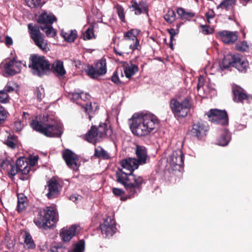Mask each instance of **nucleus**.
Masks as SVG:
<instances>
[{
	"instance_id": "1",
	"label": "nucleus",
	"mask_w": 252,
	"mask_h": 252,
	"mask_svg": "<svg viewBox=\"0 0 252 252\" xmlns=\"http://www.w3.org/2000/svg\"><path fill=\"white\" fill-rule=\"evenodd\" d=\"M129 121H131L130 128L132 133L139 137L148 135L158 123L156 116L144 112L134 114Z\"/></svg>"
},
{
	"instance_id": "2",
	"label": "nucleus",
	"mask_w": 252,
	"mask_h": 252,
	"mask_svg": "<svg viewBox=\"0 0 252 252\" xmlns=\"http://www.w3.org/2000/svg\"><path fill=\"white\" fill-rule=\"evenodd\" d=\"M30 125L33 130L47 137H60L63 133L62 124L52 115H44L40 121L36 118Z\"/></svg>"
},
{
	"instance_id": "3",
	"label": "nucleus",
	"mask_w": 252,
	"mask_h": 252,
	"mask_svg": "<svg viewBox=\"0 0 252 252\" xmlns=\"http://www.w3.org/2000/svg\"><path fill=\"white\" fill-rule=\"evenodd\" d=\"M133 171L123 167L119 168L116 172L117 182L124 186L130 196L137 193L143 181L141 177L132 173Z\"/></svg>"
},
{
	"instance_id": "4",
	"label": "nucleus",
	"mask_w": 252,
	"mask_h": 252,
	"mask_svg": "<svg viewBox=\"0 0 252 252\" xmlns=\"http://www.w3.org/2000/svg\"><path fill=\"white\" fill-rule=\"evenodd\" d=\"M28 27L31 37L35 44L43 51L46 52L48 48L47 42L44 39V36L39 30L44 31L47 36L54 37L56 35V32L53 27L46 25L39 27L31 23L28 24Z\"/></svg>"
},
{
	"instance_id": "5",
	"label": "nucleus",
	"mask_w": 252,
	"mask_h": 252,
	"mask_svg": "<svg viewBox=\"0 0 252 252\" xmlns=\"http://www.w3.org/2000/svg\"><path fill=\"white\" fill-rule=\"evenodd\" d=\"M58 220V215L54 207L48 206L38 213L34 222L39 228H50Z\"/></svg>"
},
{
	"instance_id": "6",
	"label": "nucleus",
	"mask_w": 252,
	"mask_h": 252,
	"mask_svg": "<svg viewBox=\"0 0 252 252\" xmlns=\"http://www.w3.org/2000/svg\"><path fill=\"white\" fill-rule=\"evenodd\" d=\"M136 158H128L123 159L120 164L125 169L134 170L138 168L140 164H145L148 158L146 148L142 145H137L135 149Z\"/></svg>"
},
{
	"instance_id": "7",
	"label": "nucleus",
	"mask_w": 252,
	"mask_h": 252,
	"mask_svg": "<svg viewBox=\"0 0 252 252\" xmlns=\"http://www.w3.org/2000/svg\"><path fill=\"white\" fill-rule=\"evenodd\" d=\"M29 66L34 75L42 77L49 73L50 63L44 56L33 54L30 56Z\"/></svg>"
},
{
	"instance_id": "8",
	"label": "nucleus",
	"mask_w": 252,
	"mask_h": 252,
	"mask_svg": "<svg viewBox=\"0 0 252 252\" xmlns=\"http://www.w3.org/2000/svg\"><path fill=\"white\" fill-rule=\"evenodd\" d=\"M219 65L221 70L232 66L240 72H246L249 66V63L247 61L242 59L239 54H228L224 57Z\"/></svg>"
},
{
	"instance_id": "9",
	"label": "nucleus",
	"mask_w": 252,
	"mask_h": 252,
	"mask_svg": "<svg viewBox=\"0 0 252 252\" xmlns=\"http://www.w3.org/2000/svg\"><path fill=\"white\" fill-rule=\"evenodd\" d=\"M190 100V97H186L181 102L175 98L170 100V107L175 118L179 119L187 116L191 106Z\"/></svg>"
},
{
	"instance_id": "10",
	"label": "nucleus",
	"mask_w": 252,
	"mask_h": 252,
	"mask_svg": "<svg viewBox=\"0 0 252 252\" xmlns=\"http://www.w3.org/2000/svg\"><path fill=\"white\" fill-rule=\"evenodd\" d=\"M90 95L87 93L84 92L74 93L70 95V99L75 102L76 104L81 105L84 109L85 111L88 113L89 118L91 120L92 117L91 113L94 112L97 107V105L95 103H94L93 105L92 103L89 104L83 103L89 99Z\"/></svg>"
},
{
	"instance_id": "11",
	"label": "nucleus",
	"mask_w": 252,
	"mask_h": 252,
	"mask_svg": "<svg viewBox=\"0 0 252 252\" xmlns=\"http://www.w3.org/2000/svg\"><path fill=\"white\" fill-rule=\"evenodd\" d=\"M85 71L89 76L93 79L105 74L107 71L105 59L102 58L98 60L94 66H88Z\"/></svg>"
},
{
	"instance_id": "12",
	"label": "nucleus",
	"mask_w": 252,
	"mask_h": 252,
	"mask_svg": "<svg viewBox=\"0 0 252 252\" xmlns=\"http://www.w3.org/2000/svg\"><path fill=\"white\" fill-rule=\"evenodd\" d=\"M209 120L212 123L221 125H226L228 123V116L225 111L212 109L207 114Z\"/></svg>"
},
{
	"instance_id": "13",
	"label": "nucleus",
	"mask_w": 252,
	"mask_h": 252,
	"mask_svg": "<svg viewBox=\"0 0 252 252\" xmlns=\"http://www.w3.org/2000/svg\"><path fill=\"white\" fill-rule=\"evenodd\" d=\"M63 158L68 167L76 171L78 167V157L71 150L66 149L62 152Z\"/></svg>"
},
{
	"instance_id": "14",
	"label": "nucleus",
	"mask_w": 252,
	"mask_h": 252,
	"mask_svg": "<svg viewBox=\"0 0 252 252\" xmlns=\"http://www.w3.org/2000/svg\"><path fill=\"white\" fill-rule=\"evenodd\" d=\"M100 228L102 234L105 237L112 236L116 231L115 221L111 218L107 217L104 220L103 223L100 225Z\"/></svg>"
},
{
	"instance_id": "15",
	"label": "nucleus",
	"mask_w": 252,
	"mask_h": 252,
	"mask_svg": "<svg viewBox=\"0 0 252 252\" xmlns=\"http://www.w3.org/2000/svg\"><path fill=\"white\" fill-rule=\"evenodd\" d=\"M183 154L180 149L173 151L167 159L170 166L174 169H177L178 167L180 168L183 165Z\"/></svg>"
},
{
	"instance_id": "16",
	"label": "nucleus",
	"mask_w": 252,
	"mask_h": 252,
	"mask_svg": "<svg viewBox=\"0 0 252 252\" xmlns=\"http://www.w3.org/2000/svg\"><path fill=\"white\" fill-rule=\"evenodd\" d=\"M21 64L20 63L15 60H11L4 64V73L5 76L13 75L21 71Z\"/></svg>"
},
{
	"instance_id": "17",
	"label": "nucleus",
	"mask_w": 252,
	"mask_h": 252,
	"mask_svg": "<svg viewBox=\"0 0 252 252\" xmlns=\"http://www.w3.org/2000/svg\"><path fill=\"white\" fill-rule=\"evenodd\" d=\"M140 32V31L138 29H131L126 32L124 35V37L126 40L129 41L132 40L133 42V44L129 45V48L132 50L138 49L139 42L137 36Z\"/></svg>"
},
{
	"instance_id": "18",
	"label": "nucleus",
	"mask_w": 252,
	"mask_h": 252,
	"mask_svg": "<svg viewBox=\"0 0 252 252\" xmlns=\"http://www.w3.org/2000/svg\"><path fill=\"white\" fill-rule=\"evenodd\" d=\"M77 229L76 225L63 227L60 230V236L63 242H68L75 236Z\"/></svg>"
},
{
	"instance_id": "19",
	"label": "nucleus",
	"mask_w": 252,
	"mask_h": 252,
	"mask_svg": "<svg viewBox=\"0 0 252 252\" xmlns=\"http://www.w3.org/2000/svg\"><path fill=\"white\" fill-rule=\"evenodd\" d=\"M129 8L131 11L134 12L135 15H139L144 12H146L147 5L146 3L141 0L137 2L135 0H132L130 2Z\"/></svg>"
},
{
	"instance_id": "20",
	"label": "nucleus",
	"mask_w": 252,
	"mask_h": 252,
	"mask_svg": "<svg viewBox=\"0 0 252 252\" xmlns=\"http://www.w3.org/2000/svg\"><path fill=\"white\" fill-rule=\"evenodd\" d=\"M219 35L222 41L226 44L233 43L238 39L236 32L223 31L219 32Z\"/></svg>"
},
{
	"instance_id": "21",
	"label": "nucleus",
	"mask_w": 252,
	"mask_h": 252,
	"mask_svg": "<svg viewBox=\"0 0 252 252\" xmlns=\"http://www.w3.org/2000/svg\"><path fill=\"white\" fill-rule=\"evenodd\" d=\"M206 127L203 124L197 122L193 125L191 132L193 136L196 137L198 139H201L206 135Z\"/></svg>"
},
{
	"instance_id": "22",
	"label": "nucleus",
	"mask_w": 252,
	"mask_h": 252,
	"mask_svg": "<svg viewBox=\"0 0 252 252\" xmlns=\"http://www.w3.org/2000/svg\"><path fill=\"white\" fill-rule=\"evenodd\" d=\"M59 183L55 179L52 178L49 181V192L47 194L49 198L51 199L54 198L58 194L59 192Z\"/></svg>"
},
{
	"instance_id": "23",
	"label": "nucleus",
	"mask_w": 252,
	"mask_h": 252,
	"mask_svg": "<svg viewBox=\"0 0 252 252\" xmlns=\"http://www.w3.org/2000/svg\"><path fill=\"white\" fill-rule=\"evenodd\" d=\"M96 130L100 140L105 137L111 136L112 134L110 126L105 123L100 124L98 127H96Z\"/></svg>"
},
{
	"instance_id": "24",
	"label": "nucleus",
	"mask_w": 252,
	"mask_h": 252,
	"mask_svg": "<svg viewBox=\"0 0 252 252\" xmlns=\"http://www.w3.org/2000/svg\"><path fill=\"white\" fill-rule=\"evenodd\" d=\"M52 69L54 73L58 77H63L66 73L63 62L61 61H55L52 64Z\"/></svg>"
},
{
	"instance_id": "25",
	"label": "nucleus",
	"mask_w": 252,
	"mask_h": 252,
	"mask_svg": "<svg viewBox=\"0 0 252 252\" xmlns=\"http://www.w3.org/2000/svg\"><path fill=\"white\" fill-rule=\"evenodd\" d=\"M56 20V17L53 14L44 11L38 16L37 21L40 24L46 25L47 24L52 25Z\"/></svg>"
},
{
	"instance_id": "26",
	"label": "nucleus",
	"mask_w": 252,
	"mask_h": 252,
	"mask_svg": "<svg viewBox=\"0 0 252 252\" xmlns=\"http://www.w3.org/2000/svg\"><path fill=\"white\" fill-rule=\"evenodd\" d=\"M231 139L230 132L226 129H224L220 131V136L217 140L218 144L221 146H226Z\"/></svg>"
},
{
	"instance_id": "27",
	"label": "nucleus",
	"mask_w": 252,
	"mask_h": 252,
	"mask_svg": "<svg viewBox=\"0 0 252 252\" xmlns=\"http://www.w3.org/2000/svg\"><path fill=\"white\" fill-rule=\"evenodd\" d=\"M86 140L90 143L95 144L100 141L97 134L96 127L92 126L91 129L88 131L86 135Z\"/></svg>"
},
{
	"instance_id": "28",
	"label": "nucleus",
	"mask_w": 252,
	"mask_h": 252,
	"mask_svg": "<svg viewBox=\"0 0 252 252\" xmlns=\"http://www.w3.org/2000/svg\"><path fill=\"white\" fill-rule=\"evenodd\" d=\"M28 165V163L24 161L23 158H19L16 162L17 167L23 174L26 175L29 172L30 167H29Z\"/></svg>"
},
{
	"instance_id": "29",
	"label": "nucleus",
	"mask_w": 252,
	"mask_h": 252,
	"mask_svg": "<svg viewBox=\"0 0 252 252\" xmlns=\"http://www.w3.org/2000/svg\"><path fill=\"white\" fill-rule=\"evenodd\" d=\"M62 36L64 40L68 42H72L74 41L77 37V32L75 30H71L68 32H62Z\"/></svg>"
},
{
	"instance_id": "30",
	"label": "nucleus",
	"mask_w": 252,
	"mask_h": 252,
	"mask_svg": "<svg viewBox=\"0 0 252 252\" xmlns=\"http://www.w3.org/2000/svg\"><path fill=\"white\" fill-rule=\"evenodd\" d=\"M27 204V198L23 194L18 195V202L17 210L19 212L22 211L26 207Z\"/></svg>"
},
{
	"instance_id": "31",
	"label": "nucleus",
	"mask_w": 252,
	"mask_h": 252,
	"mask_svg": "<svg viewBox=\"0 0 252 252\" xmlns=\"http://www.w3.org/2000/svg\"><path fill=\"white\" fill-rule=\"evenodd\" d=\"M234 100L237 102H241L243 100L248 99L249 96L243 91L240 89H235L233 90Z\"/></svg>"
},
{
	"instance_id": "32",
	"label": "nucleus",
	"mask_w": 252,
	"mask_h": 252,
	"mask_svg": "<svg viewBox=\"0 0 252 252\" xmlns=\"http://www.w3.org/2000/svg\"><path fill=\"white\" fill-rule=\"evenodd\" d=\"M138 70V67L134 65L131 64L130 65H127L125 67L124 73L126 77L130 78Z\"/></svg>"
},
{
	"instance_id": "33",
	"label": "nucleus",
	"mask_w": 252,
	"mask_h": 252,
	"mask_svg": "<svg viewBox=\"0 0 252 252\" xmlns=\"http://www.w3.org/2000/svg\"><path fill=\"white\" fill-rule=\"evenodd\" d=\"M4 144L10 148H15L18 144L17 137L14 135L9 134Z\"/></svg>"
},
{
	"instance_id": "34",
	"label": "nucleus",
	"mask_w": 252,
	"mask_h": 252,
	"mask_svg": "<svg viewBox=\"0 0 252 252\" xmlns=\"http://www.w3.org/2000/svg\"><path fill=\"white\" fill-rule=\"evenodd\" d=\"M94 156L97 158H101L104 159L110 158L109 154L101 147H97L95 148Z\"/></svg>"
},
{
	"instance_id": "35",
	"label": "nucleus",
	"mask_w": 252,
	"mask_h": 252,
	"mask_svg": "<svg viewBox=\"0 0 252 252\" xmlns=\"http://www.w3.org/2000/svg\"><path fill=\"white\" fill-rule=\"evenodd\" d=\"M23 237L24 238L25 247L28 249H33L35 247L34 242L32 237L29 232H26Z\"/></svg>"
},
{
	"instance_id": "36",
	"label": "nucleus",
	"mask_w": 252,
	"mask_h": 252,
	"mask_svg": "<svg viewBox=\"0 0 252 252\" xmlns=\"http://www.w3.org/2000/svg\"><path fill=\"white\" fill-rule=\"evenodd\" d=\"M85 250V241L81 240L74 244L73 248L68 252H83Z\"/></svg>"
},
{
	"instance_id": "37",
	"label": "nucleus",
	"mask_w": 252,
	"mask_h": 252,
	"mask_svg": "<svg viewBox=\"0 0 252 252\" xmlns=\"http://www.w3.org/2000/svg\"><path fill=\"white\" fill-rule=\"evenodd\" d=\"M235 1L236 0H224L218 5L217 8L225 9L228 10L231 7Z\"/></svg>"
},
{
	"instance_id": "38",
	"label": "nucleus",
	"mask_w": 252,
	"mask_h": 252,
	"mask_svg": "<svg viewBox=\"0 0 252 252\" xmlns=\"http://www.w3.org/2000/svg\"><path fill=\"white\" fill-rule=\"evenodd\" d=\"M44 3V0H27V5L31 8L41 7Z\"/></svg>"
},
{
	"instance_id": "39",
	"label": "nucleus",
	"mask_w": 252,
	"mask_h": 252,
	"mask_svg": "<svg viewBox=\"0 0 252 252\" xmlns=\"http://www.w3.org/2000/svg\"><path fill=\"white\" fill-rule=\"evenodd\" d=\"M164 18L168 23H173L176 19L175 12L172 10H168L167 13L164 16Z\"/></svg>"
},
{
	"instance_id": "40",
	"label": "nucleus",
	"mask_w": 252,
	"mask_h": 252,
	"mask_svg": "<svg viewBox=\"0 0 252 252\" xmlns=\"http://www.w3.org/2000/svg\"><path fill=\"white\" fill-rule=\"evenodd\" d=\"M94 28L93 26L90 27L83 35V38L85 40L91 39L94 36Z\"/></svg>"
},
{
	"instance_id": "41",
	"label": "nucleus",
	"mask_w": 252,
	"mask_h": 252,
	"mask_svg": "<svg viewBox=\"0 0 252 252\" xmlns=\"http://www.w3.org/2000/svg\"><path fill=\"white\" fill-rule=\"evenodd\" d=\"M18 171H20L18 169L17 166H15V164L14 161H12V163L9 166V168L8 169V171H7L8 174L11 176L13 177L15 176Z\"/></svg>"
},
{
	"instance_id": "42",
	"label": "nucleus",
	"mask_w": 252,
	"mask_h": 252,
	"mask_svg": "<svg viewBox=\"0 0 252 252\" xmlns=\"http://www.w3.org/2000/svg\"><path fill=\"white\" fill-rule=\"evenodd\" d=\"M16 86V84L14 82H8L2 90L7 94L13 92Z\"/></svg>"
},
{
	"instance_id": "43",
	"label": "nucleus",
	"mask_w": 252,
	"mask_h": 252,
	"mask_svg": "<svg viewBox=\"0 0 252 252\" xmlns=\"http://www.w3.org/2000/svg\"><path fill=\"white\" fill-rule=\"evenodd\" d=\"M9 96L8 94L3 90L0 91V102L6 103L9 102Z\"/></svg>"
},
{
	"instance_id": "44",
	"label": "nucleus",
	"mask_w": 252,
	"mask_h": 252,
	"mask_svg": "<svg viewBox=\"0 0 252 252\" xmlns=\"http://www.w3.org/2000/svg\"><path fill=\"white\" fill-rule=\"evenodd\" d=\"M201 29L200 32L204 34H209L213 32V29L209 26L207 25H201Z\"/></svg>"
},
{
	"instance_id": "45",
	"label": "nucleus",
	"mask_w": 252,
	"mask_h": 252,
	"mask_svg": "<svg viewBox=\"0 0 252 252\" xmlns=\"http://www.w3.org/2000/svg\"><path fill=\"white\" fill-rule=\"evenodd\" d=\"M12 163V161H10L8 159L3 160L0 163V167L1 169L6 170V172L9 168V166Z\"/></svg>"
},
{
	"instance_id": "46",
	"label": "nucleus",
	"mask_w": 252,
	"mask_h": 252,
	"mask_svg": "<svg viewBox=\"0 0 252 252\" xmlns=\"http://www.w3.org/2000/svg\"><path fill=\"white\" fill-rule=\"evenodd\" d=\"M117 12L119 17L122 22H125V14L124 9L122 6L120 5H117L116 6Z\"/></svg>"
},
{
	"instance_id": "47",
	"label": "nucleus",
	"mask_w": 252,
	"mask_h": 252,
	"mask_svg": "<svg viewBox=\"0 0 252 252\" xmlns=\"http://www.w3.org/2000/svg\"><path fill=\"white\" fill-rule=\"evenodd\" d=\"M7 117V113L4 108L0 105V124L3 123Z\"/></svg>"
},
{
	"instance_id": "48",
	"label": "nucleus",
	"mask_w": 252,
	"mask_h": 252,
	"mask_svg": "<svg viewBox=\"0 0 252 252\" xmlns=\"http://www.w3.org/2000/svg\"><path fill=\"white\" fill-rule=\"evenodd\" d=\"M238 50L242 51H246L248 48V45L246 41H243L240 44L237 45Z\"/></svg>"
},
{
	"instance_id": "49",
	"label": "nucleus",
	"mask_w": 252,
	"mask_h": 252,
	"mask_svg": "<svg viewBox=\"0 0 252 252\" xmlns=\"http://www.w3.org/2000/svg\"><path fill=\"white\" fill-rule=\"evenodd\" d=\"M38 158L37 156H32L29 159V163L31 166H33L37 162Z\"/></svg>"
},
{
	"instance_id": "50",
	"label": "nucleus",
	"mask_w": 252,
	"mask_h": 252,
	"mask_svg": "<svg viewBox=\"0 0 252 252\" xmlns=\"http://www.w3.org/2000/svg\"><path fill=\"white\" fill-rule=\"evenodd\" d=\"M214 12L212 10H209L207 12H206V17L208 23H210V20L213 19L214 17Z\"/></svg>"
},
{
	"instance_id": "51",
	"label": "nucleus",
	"mask_w": 252,
	"mask_h": 252,
	"mask_svg": "<svg viewBox=\"0 0 252 252\" xmlns=\"http://www.w3.org/2000/svg\"><path fill=\"white\" fill-rule=\"evenodd\" d=\"M43 92V89H39V88H37L36 90L37 97L39 100H41L42 98L44 97V94Z\"/></svg>"
},
{
	"instance_id": "52",
	"label": "nucleus",
	"mask_w": 252,
	"mask_h": 252,
	"mask_svg": "<svg viewBox=\"0 0 252 252\" xmlns=\"http://www.w3.org/2000/svg\"><path fill=\"white\" fill-rule=\"evenodd\" d=\"M187 11L183 8H178L177 10V13L181 18L183 19Z\"/></svg>"
},
{
	"instance_id": "53",
	"label": "nucleus",
	"mask_w": 252,
	"mask_h": 252,
	"mask_svg": "<svg viewBox=\"0 0 252 252\" xmlns=\"http://www.w3.org/2000/svg\"><path fill=\"white\" fill-rule=\"evenodd\" d=\"M23 128V126L21 122L17 121L14 123V129L16 131H19Z\"/></svg>"
},
{
	"instance_id": "54",
	"label": "nucleus",
	"mask_w": 252,
	"mask_h": 252,
	"mask_svg": "<svg viewBox=\"0 0 252 252\" xmlns=\"http://www.w3.org/2000/svg\"><path fill=\"white\" fill-rule=\"evenodd\" d=\"M112 81L115 84H119L120 83V81L119 78L118 77V74L117 72H115L114 73L113 76L111 78Z\"/></svg>"
},
{
	"instance_id": "55",
	"label": "nucleus",
	"mask_w": 252,
	"mask_h": 252,
	"mask_svg": "<svg viewBox=\"0 0 252 252\" xmlns=\"http://www.w3.org/2000/svg\"><path fill=\"white\" fill-rule=\"evenodd\" d=\"M194 13L193 12H192L191 11H187L186 15L184 16L182 19H189L191 18H192L194 16Z\"/></svg>"
},
{
	"instance_id": "56",
	"label": "nucleus",
	"mask_w": 252,
	"mask_h": 252,
	"mask_svg": "<svg viewBox=\"0 0 252 252\" xmlns=\"http://www.w3.org/2000/svg\"><path fill=\"white\" fill-rule=\"evenodd\" d=\"M113 193L117 196H120L122 195L124 191L122 189L118 188H113L112 189Z\"/></svg>"
},
{
	"instance_id": "57",
	"label": "nucleus",
	"mask_w": 252,
	"mask_h": 252,
	"mask_svg": "<svg viewBox=\"0 0 252 252\" xmlns=\"http://www.w3.org/2000/svg\"><path fill=\"white\" fill-rule=\"evenodd\" d=\"M5 43L7 46H10L13 44V40L11 37L6 36L5 38Z\"/></svg>"
},
{
	"instance_id": "58",
	"label": "nucleus",
	"mask_w": 252,
	"mask_h": 252,
	"mask_svg": "<svg viewBox=\"0 0 252 252\" xmlns=\"http://www.w3.org/2000/svg\"><path fill=\"white\" fill-rule=\"evenodd\" d=\"M81 198V196L76 194H73L70 196V199L74 202H76L78 200L80 199Z\"/></svg>"
},
{
	"instance_id": "59",
	"label": "nucleus",
	"mask_w": 252,
	"mask_h": 252,
	"mask_svg": "<svg viewBox=\"0 0 252 252\" xmlns=\"http://www.w3.org/2000/svg\"><path fill=\"white\" fill-rule=\"evenodd\" d=\"M168 32L170 35V39L171 40H172L173 39V37L177 34V32L175 30L173 29L169 30Z\"/></svg>"
},
{
	"instance_id": "60",
	"label": "nucleus",
	"mask_w": 252,
	"mask_h": 252,
	"mask_svg": "<svg viewBox=\"0 0 252 252\" xmlns=\"http://www.w3.org/2000/svg\"><path fill=\"white\" fill-rule=\"evenodd\" d=\"M203 87V79L202 78H199L198 80V83L197 86V88L198 91L199 90V89Z\"/></svg>"
},
{
	"instance_id": "61",
	"label": "nucleus",
	"mask_w": 252,
	"mask_h": 252,
	"mask_svg": "<svg viewBox=\"0 0 252 252\" xmlns=\"http://www.w3.org/2000/svg\"><path fill=\"white\" fill-rule=\"evenodd\" d=\"M208 90H205L206 93L211 94L213 95H215L216 94V91L214 89H209V87H207Z\"/></svg>"
},
{
	"instance_id": "62",
	"label": "nucleus",
	"mask_w": 252,
	"mask_h": 252,
	"mask_svg": "<svg viewBox=\"0 0 252 252\" xmlns=\"http://www.w3.org/2000/svg\"><path fill=\"white\" fill-rule=\"evenodd\" d=\"M114 51H115V52L116 54L117 55H119V56H122L123 53H120L119 52H118L116 49H114Z\"/></svg>"
},
{
	"instance_id": "63",
	"label": "nucleus",
	"mask_w": 252,
	"mask_h": 252,
	"mask_svg": "<svg viewBox=\"0 0 252 252\" xmlns=\"http://www.w3.org/2000/svg\"><path fill=\"white\" fill-rule=\"evenodd\" d=\"M241 2H244V5H246V3L249 0H240Z\"/></svg>"
},
{
	"instance_id": "64",
	"label": "nucleus",
	"mask_w": 252,
	"mask_h": 252,
	"mask_svg": "<svg viewBox=\"0 0 252 252\" xmlns=\"http://www.w3.org/2000/svg\"><path fill=\"white\" fill-rule=\"evenodd\" d=\"M23 114H24V115H26V113H25V112H24V113H23Z\"/></svg>"
}]
</instances>
